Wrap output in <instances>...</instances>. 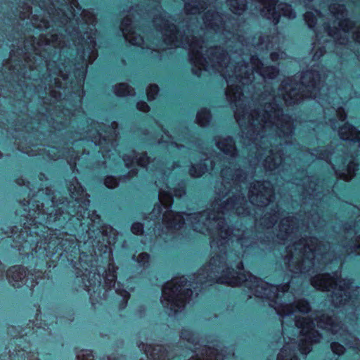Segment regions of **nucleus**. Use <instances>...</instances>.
<instances>
[{"label": "nucleus", "mask_w": 360, "mask_h": 360, "mask_svg": "<svg viewBox=\"0 0 360 360\" xmlns=\"http://www.w3.org/2000/svg\"><path fill=\"white\" fill-rule=\"evenodd\" d=\"M292 307L295 309V311L304 314H309L311 309L310 302L304 298L298 300L292 304Z\"/></svg>", "instance_id": "ddd939ff"}, {"label": "nucleus", "mask_w": 360, "mask_h": 360, "mask_svg": "<svg viewBox=\"0 0 360 360\" xmlns=\"http://www.w3.org/2000/svg\"><path fill=\"white\" fill-rule=\"evenodd\" d=\"M230 3V9L234 14H238V11H244V7H240L239 0H229ZM243 6L245 5L243 4Z\"/></svg>", "instance_id": "cd10ccee"}, {"label": "nucleus", "mask_w": 360, "mask_h": 360, "mask_svg": "<svg viewBox=\"0 0 360 360\" xmlns=\"http://www.w3.org/2000/svg\"><path fill=\"white\" fill-rule=\"evenodd\" d=\"M284 15H290L292 13V6L290 4L284 3V6L281 8Z\"/></svg>", "instance_id": "c9c22d12"}, {"label": "nucleus", "mask_w": 360, "mask_h": 360, "mask_svg": "<svg viewBox=\"0 0 360 360\" xmlns=\"http://www.w3.org/2000/svg\"><path fill=\"white\" fill-rule=\"evenodd\" d=\"M79 59L82 60H84V54H82L79 56Z\"/></svg>", "instance_id": "774afa93"}, {"label": "nucleus", "mask_w": 360, "mask_h": 360, "mask_svg": "<svg viewBox=\"0 0 360 360\" xmlns=\"http://www.w3.org/2000/svg\"><path fill=\"white\" fill-rule=\"evenodd\" d=\"M304 20L310 29H314L317 23L316 16L311 11H307L304 15Z\"/></svg>", "instance_id": "412c9836"}, {"label": "nucleus", "mask_w": 360, "mask_h": 360, "mask_svg": "<svg viewBox=\"0 0 360 360\" xmlns=\"http://www.w3.org/2000/svg\"><path fill=\"white\" fill-rule=\"evenodd\" d=\"M277 359L278 360H290L288 359H285L284 356H283L282 355H280V354L278 355Z\"/></svg>", "instance_id": "bf43d9fd"}, {"label": "nucleus", "mask_w": 360, "mask_h": 360, "mask_svg": "<svg viewBox=\"0 0 360 360\" xmlns=\"http://www.w3.org/2000/svg\"><path fill=\"white\" fill-rule=\"evenodd\" d=\"M141 346H142V347H146V349H148V350H153L154 349L153 346L152 345H146L144 343H143L142 342H140V344L139 345V347H141Z\"/></svg>", "instance_id": "09e8293b"}, {"label": "nucleus", "mask_w": 360, "mask_h": 360, "mask_svg": "<svg viewBox=\"0 0 360 360\" xmlns=\"http://www.w3.org/2000/svg\"><path fill=\"white\" fill-rule=\"evenodd\" d=\"M297 326L302 328L309 329L310 331H309L308 334L311 340L314 342H316L321 336V333L318 330L314 329V323L309 318L302 319V323L297 325Z\"/></svg>", "instance_id": "9d476101"}, {"label": "nucleus", "mask_w": 360, "mask_h": 360, "mask_svg": "<svg viewBox=\"0 0 360 360\" xmlns=\"http://www.w3.org/2000/svg\"><path fill=\"white\" fill-rule=\"evenodd\" d=\"M154 209L157 210L158 213H160L162 212V205L159 202H156L154 205Z\"/></svg>", "instance_id": "3c124183"}, {"label": "nucleus", "mask_w": 360, "mask_h": 360, "mask_svg": "<svg viewBox=\"0 0 360 360\" xmlns=\"http://www.w3.org/2000/svg\"><path fill=\"white\" fill-rule=\"evenodd\" d=\"M150 162V158L146 152H143L140 154L139 157L136 158V163L137 165L145 167Z\"/></svg>", "instance_id": "5701e85b"}, {"label": "nucleus", "mask_w": 360, "mask_h": 360, "mask_svg": "<svg viewBox=\"0 0 360 360\" xmlns=\"http://www.w3.org/2000/svg\"><path fill=\"white\" fill-rule=\"evenodd\" d=\"M181 338L188 343L194 346L198 345L199 337L197 333L190 328H183L181 330Z\"/></svg>", "instance_id": "9b49d317"}, {"label": "nucleus", "mask_w": 360, "mask_h": 360, "mask_svg": "<svg viewBox=\"0 0 360 360\" xmlns=\"http://www.w3.org/2000/svg\"><path fill=\"white\" fill-rule=\"evenodd\" d=\"M131 231L135 236H142L144 233L143 224L140 221H134L131 225Z\"/></svg>", "instance_id": "4be33fe9"}, {"label": "nucleus", "mask_w": 360, "mask_h": 360, "mask_svg": "<svg viewBox=\"0 0 360 360\" xmlns=\"http://www.w3.org/2000/svg\"><path fill=\"white\" fill-rule=\"evenodd\" d=\"M268 162L269 163V165H272L274 168H276L277 167V165L274 162L273 158H270Z\"/></svg>", "instance_id": "6e6d98bb"}, {"label": "nucleus", "mask_w": 360, "mask_h": 360, "mask_svg": "<svg viewBox=\"0 0 360 360\" xmlns=\"http://www.w3.org/2000/svg\"><path fill=\"white\" fill-rule=\"evenodd\" d=\"M15 183L18 185H22V184H24V179L22 177H18L15 179Z\"/></svg>", "instance_id": "5fc2aeb1"}, {"label": "nucleus", "mask_w": 360, "mask_h": 360, "mask_svg": "<svg viewBox=\"0 0 360 360\" xmlns=\"http://www.w3.org/2000/svg\"><path fill=\"white\" fill-rule=\"evenodd\" d=\"M331 278H332L329 274H325L314 278L311 281V285L314 287H317L325 283L326 280H329Z\"/></svg>", "instance_id": "a878e982"}, {"label": "nucleus", "mask_w": 360, "mask_h": 360, "mask_svg": "<svg viewBox=\"0 0 360 360\" xmlns=\"http://www.w3.org/2000/svg\"><path fill=\"white\" fill-rule=\"evenodd\" d=\"M186 283V280L181 281L172 288L173 293L169 294L167 297H165V299L171 304L172 307L170 309L172 311H176L174 308L180 307V304H183L185 303V300L181 297L186 298L191 296L192 293L191 288H182Z\"/></svg>", "instance_id": "423d86ee"}, {"label": "nucleus", "mask_w": 360, "mask_h": 360, "mask_svg": "<svg viewBox=\"0 0 360 360\" xmlns=\"http://www.w3.org/2000/svg\"><path fill=\"white\" fill-rule=\"evenodd\" d=\"M76 160H77L76 158H72V157H70L69 164L72 169H74L76 167Z\"/></svg>", "instance_id": "de8ad7c7"}, {"label": "nucleus", "mask_w": 360, "mask_h": 360, "mask_svg": "<svg viewBox=\"0 0 360 360\" xmlns=\"http://www.w3.org/2000/svg\"><path fill=\"white\" fill-rule=\"evenodd\" d=\"M236 269L239 271L244 269V264L243 261L240 260L236 263Z\"/></svg>", "instance_id": "37998d69"}, {"label": "nucleus", "mask_w": 360, "mask_h": 360, "mask_svg": "<svg viewBox=\"0 0 360 360\" xmlns=\"http://www.w3.org/2000/svg\"><path fill=\"white\" fill-rule=\"evenodd\" d=\"M38 176L40 180H43V179L45 177V174L42 172H40Z\"/></svg>", "instance_id": "052dcab7"}, {"label": "nucleus", "mask_w": 360, "mask_h": 360, "mask_svg": "<svg viewBox=\"0 0 360 360\" xmlns=\"http://www.w3.org/2000/svg\"><path fill=\"white\" fill-rule=\"evenodd\" d=\"M123 25H124V30H128V27H129V24H127V23L125 22V23L123 24Z\"/></svg>", "instance_id": "e2e57ef3"}, {"label": "nucleus", "mask_w": 360, "mask_h": 360, "mask_svg": "<svg viewBox=\"0 0 360 360\" xmlns=\"http://www.w3.org/2000/svg\"><path fill=\"white\" fill-rule=\"evenodd\" d=\"M105 186L110 190L116 188L119 184L118 179L112 175H107L103 179Z\"/></svg>", "instance_id": "6ab92c4d"}, {"label": "nucleus", "mask_w": 360, "mask_h": 360, "mask_svg": "<svg viewBox=\"0 0 360 360\" xmlns=\"http://www.w3.org/2000/svg\"><path fill=\"white\" fill-rule=\"evenodd\" d=\"M211 116L210 110L207 107H203L197 112V122L201 126H205L210 121Z\"/></svg>", "instance_id": "2eb2a0df"}, {"label": "nucleus", "mask_w": 360, "mask_h": 360, "mask_svg": "<svg viewBox=\"0 0 360 360\" xmlns=\"http://www.w3.org/2000/svg\"><path fill=\"white\" fill-rule=\"evenodd\" d=\"M244 273L237 271L231 266H227L221 272V275L214 279V282L218 284H225L231 287L240 286L245 281Z\"/></svg>", "instance_id": "39448f33"}, {"label": "nucleus", "mask_w": 360, "mask_h": 360, "mask_svg": "<svg viewBox=\"0 0 360 360\" xmlns=\"http://www.w3.org/2000/svg\"><path fill=\"white\" fill-rule=\"evenodd\" d=\"M330 348L333 354L338 356L342 354L345 351L344 346L338 342H333Z\"/></svg>", "instance_id": "bb28decb"}, {"label": "nucleus", "mask_w": 360, "mask_h": 360, "mask_svg": "<svg viewBox=\"0 0 360 360\" xmlns=\"http://www.w3.org/2000/svg\"><path fill=\"white\" fill-rule=\"evenodd\" d=\"M81 352H84L82 354L77 356V360H95L94 351L91 349H82Z\"/></svg>", "instance_id": "b1692460"}, {"label": "nucleus", "mask_w": 360, "mask_h": 360, "mask_svg": "<svg viewBox=\"0 0 360 360\" xmlns=\"http://www.w3.org/2000/svg\"><path fill=\"white\" fill-rule=\"evenodd\" d=\"M186 186L184 181H181L176 187L174 188L176 196H181L186 193Z\"/></svg>", "instance_id": "c756f323"}, {"label": "nucleus", "mask_w": 360, "mask_h": 360, "mask_svg": "<svg viewBox=\"0 0 360 360\" xmlns=\"http://www.w3.org/2000/svg\"><path fill=\"white\" fill-rule=\"evenodd\" d=\"M75 191H76L77 194L78 195H79L82 193H83L84 190H83L82 187L80 185H79L77 188H75Z\"/></svg>", "instance_id": "603ef678"}, {"label": "nucleus", "mask_w": 360, "mask_h": 360, "mask_svg": "<svg viewBox=\"0 0 360 360\" xmlns=\"http://www.w3.org/2000/svg\"><path fill=\"white\" fill-rule=\"evenodd\" d=\"M23 229L27 236L32 238L36 243L31 252L24 254L23 258L32 259L36 257L34 266L28 269L22 264L9 266L6 271V278L8 284L15 289L24 290L33 292L44 274L57 266V262L53 257L57 254V245L55 237L47 233L49 227L39 222L35 218H31L27 224H24Z\"/></svg>", "instance_id": "f03ea898"}, {"label": "nucleus", "mask_w": 360, "mask_h": 360, "mask_svg": "<svg viewBox=\"0 0 360 360\" xmlns=\"http://www.w3.org/2000/svg\"><path fill=\"white\" fill-rule=\"evenodd\" d=\"M136 107L138 110L143 112H148L150 110L149 105L143 100L136 102Z\"/></svg>", "instance_id": "c85d7f7f"}, {"label": "nucleus", "mask_w": 360, "mask_h": 360, "mask_svg": "<svg viewBox=\"0 0 360 360\" xmlns=\"http://www.w3.org/2000/svg\"><path fill=\"white\" fill-rule=\"evenodd\" d=\"M138 174V169L134 168L130 169L126 174L120 176L119 179L122 180L123 181H126L134 176H136Z\"/></svg>", "instance_id": "7c9ffc66"}, {"label": "nucleus", "mask_w": 360, "mask_h": 360, "mask_svg": "<svg viewBox=\"0 0 360 360\" xmlns=\"http://www.w3.org/2000/svg\"><path fill=\"white\" fill-rule=\"evenodd\" d=\"M193 73L197 76H200V70H193Z\"/></svg>", "instance_id": "13d9d810"}, {"label": "nucleus", "mask_w": 360, "mask_h": 360, "mask_svg": "<svg viewBox=\"0 0 360 360\" xmlns=\"http://www.w3.org/2000/svg\"><path fill=\"white\" fill-rule=\"evenodd\" d=\"M86 68H82V69L80 68H75L74 70L75 75L77 77H79L81 79H84L86 76Z\"/></svg>", "instance_id": "72a5a7b5"}, {"label": "nucleus", "mask_w": 360, "mask_h": 360, "mask_svg": "<svg viewBox=\"0 0 360 360\" xmlns=\"http://www.w3.org/2000/svg\"><path fill=\"white\" fill-rule=\"evenodd\" d=\"M207 165L203 162H200L195 165H192L189 169V174L192 177L200 178L205 173Z\"/></svg>", "instance_id": "a211bd4d"}, {"label": "nucleus", "mask_w": 360, "mask_h": 360, "mask_svg": "<svg viewBox=\"0 0 360 360\" xmlns=\"http://www.w3.org/2000/svg\"><path fill=\"white\" fill-rule=\"evenodd\" d=\"M326 30H327L329 36H334V34L337 33V29L331 28L330 26H328L327 28L326 27Z\"/></svg>", "instance_id": "79ce46f5"}, {"label": "nucleus", "mask_w": 360, "mask_h": 360, "mask_svg": "<svg viewBox=\"0 0 360 360\" xmlns=\"http://www.w3.org/2000/svg\"><path fill=\"white\" fill-rule=\"evenodd\" d=\"M217 147L226 155H232L236 151L235 141L232 136L223 138L217 143Z\"/></svg>", "instance_id": "1a4fd4ad"}, {"label": "nucleus", "mask_w": 360, "mask_h": 360, "mask_svg": "<svg viewBox=\"0 0 360 360\" xmlns=\"http://www.w3.org/2000/svg\"><path fill=\"white\" fill-rule=\"evenodd\" d=\"M270 58L272 61H276L279 58V55L277 52H271L270 53Z\"/></svg>", "instance_id": "a18cd8bd"}, {"label": "nucleus", "mask_w": 360, "mask_h": 360, "mask_svg": "<svg viewBox=\"0 0 360 360\" xmlns=\"http://www.w3.org/2000/svg\"><path fill=\"white\" fill-rule=\"evenodd\" d=\"M319 51H320L319 56H322V55H323V51H324L323 48H320V49H319Z\"/></svg>", "instance_id": "338daca9"}, {"label": "nucleus", "mask_w": 360, "mask_h": 360, "mask_svg": "<svg viewBox=\"0 0 360 360\" xmlns=\"http://www.w3.org/2000/svg\"><path fill=\"white\" fill-rule=\"evenodd\" d=\"M98 266H100L98 269L100 268L103 269V274L102 275L101 274V278H103L105 284L109 287L113 285L117 278V267L115 264L114 259L102 262ZM90 278L92 279V284L89 285V288L92 286L94 288L100 285L101 278L98 279L96 275L94 277V271H92ZM89 290H91L90 288Z\"/></svg>", "instance_id": "7ed1b4c3"}, {"label": "nucleus", "mask_w": 360, "mask_h": 360, "mask_svg": "<svg viewBox=\"0 0 360 360\" xmlns=\"http://www.w3.org/2000/svg\"><path fill=\"white\" fill-rule=\"evenodd\" d=\"M65 200H67V198H63V197H62L61 198H60V199L58 200V205H62V204H63V203H64V202H65Z\"/></svg>", "instance_id": "4d7b16f0"}, {"label": "nucleus", "mask_w": 360, "mask_h": 360, "mask_svg": "<svg viewBox=\"0 0 360 360\" xmlns=\"http://www.w3.org/2000/svg\"><path fill=\"white\" fill-rule=\"evenodd\" d=\"M264 4L266 6L269 13H271V17L274 22V24H278L281 18V14L279 12L276 11V6L278 3V0H266Z\"/></svg>", "instance_id": "dca6fc26"}, {"label": "nucleus", "mask_w": 360, "mask_h": 360, "mask_svg": "<svg viewBox=\"0 0 360 360\" xmlns=\"http://www.w3.org/2000/svg\"><path fill=\"white\" fill-rule=\"evenodd\" d=\"M215 50H221V51H215L214 53H212V56L215 57L218 60L222 61L224 60L226 53L224 49H222L221 47L215 46L214 47Z\"/></svg>", "instance_id": "2f4dec72"}, {"label": "nucleus", "mask_w": 360, "mask_h": 360, "mask_svg": "<svg viewBox=\"0 0 360 360\" xmlns=\"http://www.w3.org/2000/svg\"><path fill=\"white\" fill-rule=\"evenodd\" d=\"M287 287H288V285H283L282 287H281V291H282V292L285 291V288H286ZM278 290H280V289H278Z\"/></svg>", "instance_id": "0e129e2a"}, {"label": "nucleus", "mask_w": 360, "mask_h": 360, "mask_svg": "<svg viewBox=\"0 0 360 360\" xmlns=\"http://www.w3.org/2000/svg\"><path fill=\"white\" fill-rule=\"evenodd\" d=\"M354 22L350 20L348 18H346V19L340 21V25L342 27H346V28L352 27L354 26Z\"/></svg>", "instance_id": "e433bc0d"}, {"label": "nucleus", "mask_w": 360, "mask_h": 360, "mask_svg": "<svg viewBox=\"0 0 360 360\" xmlns=\"http://www.w3.org/2000/svg\"><path fill=\"white\" fill-rule=\"evenodd\" d=\"M75 200L77 203H79V206L75 210L76 217L73 228L70 229V234H77L78 233L79 228L84 220L85 214L89 210L90 205V200L88 196L77 198Z\"/></svg>", "instance_id": "6e6552de"}, {"label": "nucleus", "mask_w": 360, "mask_h": 360, "mask_svg": "<svg viewBox=\"0 0 360 360\" xmlns=\"http://www.w3.org/2000/svg\"><path fill=\"white\" fill-rule=\"evenodd\" d=\"M160 89L158 84H150L147 89H146V96H147V100L148 101H154L158 93H159Z\"/></svg>", "instance_id": "aec40b11"}, {"label": "nucleus", "mask_w": 360, "mask_h": 360, "mask_svg": "<svg viewBox=\"0 0 360 360\" xmlns=\"http://www.w3.org/2000/svg\"><path fill=\"white\" fill-rule=\"evenodd\" d=\"M172 214L175 216V217H178L179 219H173L172 220H169L167 221V228L169 229H179L185 224V219L183 217L182 213L179 212H174L171 211Z\"/></svg>", "instance_id": "4468645a"}, {"label": "nucleus", "mask_w": 360, "mask_h": 360, "mask_svg": "<svg viewBox=\"0 0 360 360\" xmlns=\"http://www.w3.org/2000/svg\"><path fill=\"white\" fill-rule=\"evenodd\" d=\"M355 39L360 43V27L359 30L355 33Z\"/></svg>", "instance_id": "864d4df0"}, {"label": "nucleus", "mask_w": 360, "mask_h": 360, "mask_svg": "<svg viewBox=\"0 0 360 360\" xmlns=\"http://www.w3.org/2000/svg\"><path fill=\"white\" fill-rule=\"evenodd\" d=\"M131 86L125 82L118 83L112 86V91L117 97H125L131 94Z\"/></svg>", "instance_id": "f8f14e48"}, {"label": "nucleus", "mask_w": 360, "mask_h": 360, "mask_svg": "<svg viewBox=\"0 0 360 360\" xmlns=\"http://www.w3.org/2000/svg\"><path fill=\"white\" fill-rule=\"evenodd\" d=\"M359 166V163L355 162L354 160H350L347 166V170L349 172H355L357 170Z\"/></svg>", "instance_id": "f704fd0d"}, {"label": "nucleus", "mask_w": 360, "mask_h": 360, "mask_svg": "<svg viewBox=\"0 0 360 360\" xmlns=\"http://www.w3.org/2000/svg\"><path fill=\"white\" fill-rule=\"evenodd\" d=\"M6 276L5 265L0 261V278Z\"/></svg>", "instance_id": "c03bdc74"}, {"label": "nucleus", "mask_w": 360, "mask_h": 360, "mask_svg": "<svg viewBox=\"0 0 360 360\" xmlns=\"http://www.w3.org/2000/svg\"><path fill=\"white\" fill-rule=\"evenodd\" d=\"M278 73V68L274 65H269L264 68V74L270 79L274 78Z\"/></svg>", "instance_id": "393cba45"}, {"label": "nucleus", "mask_w": 360, "mask_h": 360, "mask_svg": "<svg viewBox=\"0 0 360 360\" xmlns=\"http://www.w3.org/2000/svg\"><path fill=\"white\" fill-rule=\"evenodd\" d=\"M258 184H259V188H262L264 191L266 190V187L264 186V184L262 183L258 182Z\"/></svg>", "instance_id": "680f3d73"}, {"label": "nucleus", "mask_w": 360, "mask_h": 360, "mask_svg": "<svg viewBox=\"0 0 360 360\" xmlns=\"http://www.w3.org/2000/svg\"><path fill=\"white\" fill-rule=\"evenodd\" d=\"M132 259L143 269H148L150 266V255L148 252H143L137 256L134 255Z\"/></svg>", "instance_id": "f3484780"}, {"label": "nucleus", "mask_w": 360, "mask_h": 360, "mask_svg": "<svg viewBox=\"0 0 360 360\" xmlns=\"http://www.w3.org/2000/svg\"><path fill=\"white\" fill-rule=\"evenodd\" d=\"M342 129H347L350 131H355L356 132V134L359 136L360 135V131H358L354 125H352L349 122H346L342 127Z\"/></svg>", "instance_id": "4c0bfd02"}, {"label": "nucleus", "mask_w": 360, "mask_h": 360, "mask_svg": "<svg viewBox=\"0 0 360 360\" xmlns=\"http://www.w3.org/2000/svg\"><path fill=\"white\" fill-rule=\"evenodd\" d=\"M202 39L201 37H199V38H195V40L191 44V46H193V47H198V48H200L201 47L200 44V42H202Z\"/></svg>", "instance_id": "a19ab883"}, {"label": "nucleus", "mask_w": 360, "mask_h": 360, "mask_svg": "<svg viewBox=\"0 0 360 360\" xmlns=\"http://www.w3.org/2000/svg\"><path fill=\"white\" fill-rule=\"evenodd\" d=\"M165 27L167 31H170L172 34L179 33V30L174 24H165Z\"/></svg>", "instance_id": "58836bf2"}, {"label": "nucleus", "mask_w": 360, "mask_h": 360, "mask_svg": "<svg viewBox=\"0 0 360 360\" xmlns=\"http://www.w3.org/2000/svg\"><path fill=\"white\" fill-rule=\"evenodd\" d=\"M250 278V281L252 283H258L259 281V278L252 274H250L249 276Z\"/></svg>", "instance_id": "8fccbe9b"}, {"label": "nucleus", "mask_w": 360, "mask_h": 360, "mask_svg": "<svg viewBox=\"0 0 360 360\" xmlns=\"http://www.w3.org/2000/svg\"><path fill=\"white\" fill-rule=\"evenodd\" d=\"M352 141H354V143H356V142H359L360 139L359 138H354V139H352Z\"/></svg>", "instance_id": "69168bd1"}, {"label": "nucleus", "mask_w": 360, "mask_h": 360, "mask_svg": "<svg viewBox=\"0 0 360 360\" xmlns=\"http://www.w3.org/2000/svg\"><path fill=\"white\" fill-rule=\"evenodd\" d=\"M134 159V157H131V156H128V155L124 156L123 160L125 162V166L127 168H130L132 166L131 163H132Z\"/></svg>", "instance_id": "ea45409f"}, {"label": "nucleus", "mask_w": 360, "mask_h": 360, "mask_svg": "<svg viewBox=\"0 0 360 360\" xmlns=\"http://www.w3.org/2000/svg\"><path fill=\"white\" fill-rule=\"evenodd\" d=\"M91 220L96 222V227L103 237L106 239V243L98 240L96 246L92 247L90 253L81 251L79 242L77 239V234H68L67 232L57 233L56 229L50 231L56 238L55 245H57V253L60 252L58 260L64 267H71L75 271V282L80 289L89 292V285L92 284L90 276L94 271V277L96 275L101 278L98 271V263L113 259L110 244L116 240L115 229L109 225H101V217L94 212Z\"/></svg>", "instance_id": "f257e3e1"}, {"label": "nucleus", "mask_w": 360, "mask_h": 360, "mask_svg": "<svg viewBox=\"0 0 360 360\" xmlns=\"http://www.w3.org/2000/svg\"><path fill=\"white\" fill-rule=\"evenodd\" d=\"M49 221L53 224L60 229H67L70 232L71 228H73L75 217L71 215L70 212L63 207L57 205L48 217Z\"/></svg>", "instance_id": "20e7f679"}, {"label": "nucleus", "mask_w": 360, "mask_h": 360, "mask_svg": "<svg viewBox=\"0 0 360 360\" xmlns=\"http://www.w3.org/2000/svg\"><path fill=\"white\" fill-rule=\"evenodd\" d=\"M320 323H325L326 325H328L331 327H334L336 326L333 320L332 319V317L328 315H323L319 321Z\"/></svg>", "instance_id": "473e14b6"}, {"label": "nucleus", "mask_w": 360, "mask_h": 360, "mask_svg": "<svg viewBox=\"0 0 360 360\" xmlns=\"http://www.w3.org/2000/svg\"><path fill=\"white\" fill-rule=\"evenodd\" d=\"M14 357L16 360H41L35 353L31 352L30 340L25 335L16 338Z\"/></svg>", "instance_id": "0eeeda50"}, {"label": "nucleus", "mask_w": 360, "mask_h": 360, "mask_svg": "<svg viewBox=\"0 0 360 360\" xmlns=\"http://www.w3.org/2000/svg\"><path fill=\"white\" fill-rule=\"evenodd\" d=\"M251 61H252V63L254 64V65L256 64V63H257L260 66L263 65L262 61L257 57H256V56H252V59H251Z\"/></svg>", "instance_id": "49530a36"}]
</instances>
